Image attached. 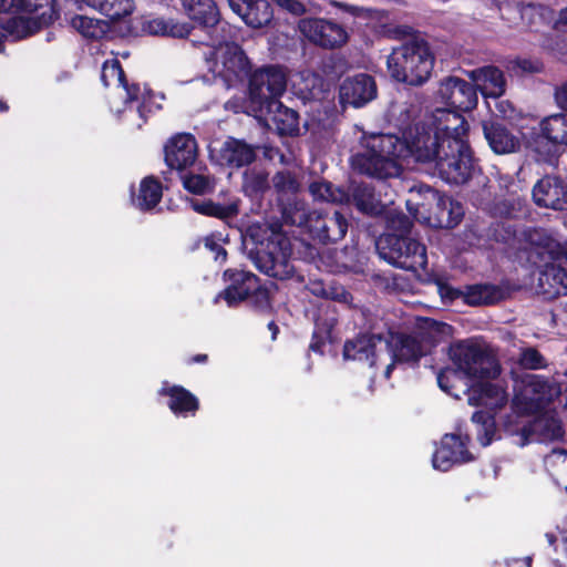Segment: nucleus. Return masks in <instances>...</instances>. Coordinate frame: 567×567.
I'll return each mask as SVG.
<instances>
[{"instance_id":"obj_50","label":"nucleus","mask_w":567,"mask_h":567,"mask_svg":"<svg viewBox=\"0 0 567 567\" xmlns=\"http://www.w3.org/2000/svg\"><path fill=\"white\" fill-rule=\"evenodd\" d=\"M330 4L333 8H337L344 12H348L354 17L367 18V19H382L384 17L383 11L371 9V8L353 6V4H349V3L337 1V0H331Z\"/></svg>"},{"instance_id":"obj_19","label":"nucleus","mask_w":567,"mask_h":567,"mask_svg":"<svg viewBox=\"0 0 567 567\" xmlns=\"http://www.w3.org/2000/svg\"><path fill=\"white\" fill-rule=\"evenodd\" d=\"M564 434L561 422L551 413L537 416L529 424L523 425L514 443L524 446L530 441H553Z\"/></svg>"},{"instance_id":"obj_28","label":"nucleus","mask_w":567,"mask_h":567,"mask_svg":"<svg viewBox=\"0 0 567 567\" xmlns=\"http://www.w3.org/2000/svg\"><path fill=\"white\" fill-rule=\"evenodd\" d=\"M467 401L471 405H481L496 411L507 403L508 394L499 383H481L468 390Z\"/></svg>"},{"instance_id":"obj_2","label":"nucleus","mask_w":567,"mask_h":567,"mask_svg":"<svg viewBox=\"0 0 567 567\" xmlns=\"http://www.w3.org/2000/svg\"><path fill=\"white\" fill-rule=\"evenodd\" d=\"M450 353L456 370H446L439 373L437 383L443 391L455 398H458V395L452 392L451 381L458 373L472 380L494 379L501 373L498 361L483 344L470 340L462 341L454 344Z\"/></svg>"},{"instance_id":"obj_22","label":"nucleus","mask_w":567,"mask_h":567,"mask_svg":"<svg viewBox=\"0 0 567 567\" xmlns=\"http://www.w3.org/2000/svg\"><path fill=\"white\" fill-rule=\"evenodd\" d=\"M165 162L173 169H184L197 157V143L192 134L179 133L171 137L164 147Z\"/></svg>"},{"instance_id":"obj_43","label":"nucleus","mask_w":567,"mask_h":567,"mask_svg":"<svg viewBox=\"0 0 567 567\" xmlns=\"http://www.w3.org/2000/svg\"><path fill=\"white\" fill-rule=\"evenodd\" d=\"M92 6L112 20L126 17L134 9L133 0H92Z\"/></svg>"},{"instance_id":"obj_7","label":"nucleus","mask_w":567,"mask_h":567,"mask_svg":"<svg viewBox=\"0 0 567 567\" xmlns=\"http://www.w3.org/2000/svg\"><path fill=\"white\" fill-rule=\"evenodd\" d=\"M449 142L450 138L441 136L424 117L403 131L400 148H403V158H411L433 173L439 161L446 156Z\"/></svg>"},{"instance_id":"obj_3","label":"nucleus","mask_w":567,"mask_h":567,"mask_svg":"<svg viewBox=\"0 0 567 567\" xmlns=\"http://www.w3.org/2000/svg\"><path fill=\"white\" fill-rule=\"evenodd\" d=\"M250 236L264 246L252 258L261 272L280 280L293 275L290 241L278 223L267 224L264 229L261 226H251Z\"/></svg>"},{"instance_id":"obj_37","label":"nucleus","mask_w":567,"mask_h":567,"mask_svg":"<svg viewBox=\"0 0 567 567\" xmlns=\"http://www.w3.org/2000/svg\"><path fill=\"white\" fill-rule=\"evenodd\" d=\"M544 463L553 481L567 491V451L553 450L545 456Z\"/></svg>"},{"instance_id":"obj_52","label":"nucleus","mask_w":567,"mask_h":567,"mask_svg":"<svg viewBox=\"0 0 567 567\" xmlns=\"http://www.w3.org/2000/svg\"><path fill=\"white\" fill-rule=\"evenodd\" d=\"M519 364L528 370H538L547 365L545 358L535 348H525L518 358Z\"/></svg>"},{"instance_id":"obj_49","label":"nucleus","mask_w":567,"mask_h":567,"mask_svg":"<svg viewBox=\"0 0 567 567\" xmlns=\"http://www.w3.org/2000/svg\"><path fill=\"white\" fill-rule=\"evenodd\" d=\"M195 209L202 214L223 219L233 217L238 213V207L236 204L219 205L213 202H204L202 204H197L195 205Z\"/></svg>"},{"instance_id":"obj_45","label":"nucleus","mask_w":567,"mask_h":567,"mask_svg":"<svg viewBox=\"0 0 567 567\" xmlns=\"http://www.w3.org/2000/svg\"><path fill=\"white\" fill-rule=\"evenodd\" d=\"M144 29L151 34L172 35L174 38H183L189 33L186 25L176 24L159 18L146 21Z\"/></svg>"},{"instance_id":"obj_25","label":"nucleus","mask_w":567,"mask_h":567,"mask_svg":"<svg viewBox=\"0 0 567 567\" xmlns=\"http://www.w3.org/2000/svg\"><path fill=\"white\" fill-rule=\"evenodd\" d=\"M183 8L187 16L200 24L199 30L226 31V25L220 23L219 13L213 0H182Z\"/></svg>"},{"instance_id":"obj_27","label":"nucleus","mask_w":567,"mask_h":567,"mask_svg":"<svg viewBox=\"0 0 567 567\" xmlns=\"http://www.w3.org/2000/svg\"><path fill=\"white\" fill-rule=\"evenodd\" d=\"M470 79L484 97L497 99L505 93L506 80L496 66H483L468 72Z\"/></svg>"},{"instance_id":"obj_13","label":"nucleus","mask_w":567,"mask_h":567,"mask_svg":"<svg viewBox=\"0 0 567 567\" xmlns=\"http://www.w3.org/2000/svg\"><path fill=\"white\" fill-rule=\"evenodd\" d=\"M449 197L440 194L430 186H419L410 189L406 199L409 213L419 221H430L432 217L442 220L446 210Z\"/></svg>"},{"instance_id":"obj_20","label":"nucleus","mask_w":567,"mask_h":567,"mask_svg":"<svg viewBox=\"0 0 567 567\" xmlns=\"http://www.w3.org/2000/svg\"><path fill=\"white\" fill-rule=\"evenodd\" d=\"M377 97L374 79L365 73L348 78L340 86V101L353 107H361Z\"/></svg>"},{"instance_id":"obj_61","label":"nucleus","mask_w":567,"mask_h":567,"mask_svg":"<svg viewBox=\"0 0 567 567\" xmlns=\"http://www.w3.org/2000/svg\"><path fill=\"white\" fill-rule=\"evenodd\" d=\"M268 328L270 329V331H272V339H276V336H277V332H278L277 326L274 322H270L268 324Z\"/></svg>"},{"instance_id":"obj_5","label":"nucleus","mask_w":567,"mask_h":567,"mask_svg":"<svg viewBox=\"0 0 567 567\" xmlns=\"http://www.w3.org/2000/svg\"><path fill=\"white\" fill-rule=\"evenodd\" d=\"M386 64L393 79L419 86L430 79L434 66V56L425 40L414 38L394 49L388 56Z\"/></svg>"},{"instance_id":"obj_48","label":"nucleus","mask_w":567,"mask_h":567,"mask_svg":"<svg viewBox=\"0 0 567 567\" xmlns=\"http://www.w3.org/2000/svg\"><path fill=\"white\" fill-rule=\"evenodd\" d=\"M19 8L21 12L33 14L49 22L52 19L51 0H20Z\"/></svg>"},{"instance_id":"obj_10","label":"nucleus","mask_w":567,"mask_h":567,"mask_svg":"<svg viewBox=\"0 0 567 567\" xmlns=\"http://www.w3.org/2000/svg\"><path fill=\"white\" fill-rule=\"evenodd\" d=\"M287 75L279 66L257 70L249 81V97L254 111H262L270 100H278L286 91Z\"/></svg>"},{"instance_id":"obj_38","label":"nucleus","mask_w":567,"mask_h":567,"mask_svg":"<svg viewBox=\"0 0 567 567\" xmlns=\"http://www.w3.org/2000/svg\"><path fill=\"white\" fill-rule=\"evenodd\" d=\"M501 290L493 285H474L463 292L464 301L470 306L491 305L499 300Z\"/></svg>"},{"instance_id":"obj_1","label":"nucleus","mask_w":567,"mask_h":567,"mask_svg":"<svg viewBox=\"0 0 567 567\" xmlns=\"http://www.w3.org/2000/svg\"><path fill=\"white\" fill-rule=\"evenodd\" d=\"M402 150L396 135H371L363 138L362 150L351 157V166L360 174L379 179L398 177Z\"/></svg>"},{"instance_id":"obj_17","label":"nucleus","mask_w":567,"mask_h":567,"mask_svg":"<svg viewBox=\"0 0 567 567\" xmlns=\"http://www.w3.org/2000/svg\"><path fill=\"white\" fill-rule=\"evenodd\" d=\"M437 94L444 103L460 111H470L477 104L474 85L456 76H447L442 80Z\"/></svg>"},{"instance_id":"obj_64","label":"nucleus","mask_w":567,"mask_h":567,"mask_svg":"<svg viewBox=\"0 0 567 567\" xmlns=\"http://www.w3.org/2000/svg\"><path fill=\"white\" fill-rule=\"evenodd\" d=\"M393 367H394V362H392V363H390V364H388V365H386V369H385V372H384L385 378H389V377H390V374H391V372H392Z\"/></svg>"},{"instance_id":"obj_47","label":"nucleus","mask_w":567,"mask_h":567,"mask_svg":"<svg viewBox=\"0 0 567 567\" xmlns=\"http://www.w3.org/2000/svg\"><path fill=\"white\" fill-rule=\"evenodd\" d=\"M184 187L194 194H206L214 188L215 179L205 174H188L183 177Z\"/></svg>"},{"instance_id":"obj_56","label":"nucleus","mask_w":567,"mask_h":567,"mask_svg":"<svg viewBox=\"0 0 567 567\" xmlns=\"http://www.w3.org/2000/svg\"><path fill=\"white\" fill-rule=\"evenodd\" d=\"M517 66L528 73H536L542 70V65L538 62H533L530 60H520L517 62Z\"/></svg>"},{"instance_id":"obj_58","label":"nucleus","mask_w":567,"mask_h":567,"mask_svg":"<svg viewBox=\"0 0 567 567\" xmlns=\"http://www.w3.org/2000/svg\"><path fill=\"white\" fill-rule=\"evenodd\" d=\"M310 291L316 295V296H320V297H330L331 295L327 291V289L324 288V286L321 284V282H312L310 285Z\"/></svg>"},{"instance_id":"obj_14","label":"nucleus","mask_w":567,"mask_h":567,"mask_svg":"<svg viewBox=\"0 0 567 567\" xmlns=\"http://www.w3.org/2000/svg\"><path fill=\"white\" fill-rule=\"evenodd\" d=\"M226 280L230 281L229 286L220 292L215 301L223 298L229 307L236 306L245 300L250 293L256 292L257 297L268 302V293L258 285V278L243 270L228 269L224 272Z\"/></svg>"},{"instance_id":"obj_51","label":"nucleus","mask_w":567,"mask_h":567,"mask_svg":"<svg viewBox=\"0 0 567 567\" xmlns=\"http://www.w3.org/2000/svg\"><path fill=\"white\" fill-rule=\"evenodd\" d=\"M309 190L313 198L318 200L341 202L343 198V194L333 190L331 184L328 182H313L310 184Z\"/></svg>"},{"instance_id":"obj_24","label":"nucleus","mask_w":567,"mask_h":567,"mask_svg":"<svg viewBox=\"0 0 567 567\" xmlns=\"http://www.w3.org/2000/svg\"><path fill=\"white\" fill-rule=\"evenodd\" d=\"M101 80L105 86H114L115 95L124 103L144 99V93L137 84L128 85L118 60H106L102 66Z\"/></svg>"},{"instance_id":"obj_34","label":"nucleus","mask_w":567,"mask_h":567,"mask_svg":"<svg viewBox=\"0 0 567 567\" xmlns=\"http://www.w3.org/2000/svg\"><path fill=\"white\" fill-rule=\"evenodd\" d=\"M350 192L359 210L370 215H378L382 212V205L370 185L353 184Z\"/></svg>"},{"instance_id":"obj_11","label":"nucleus","mask_w":567,"mask_h":567,"mask_svg":"<svg viewBox=\"0 0 567 567\" xmlns=\"http://www.w3.org/2000/svg\"><path fill=\"white\" fill-rule=\"evenodd\" d=\"M550 261L539 272L538 288L546 298L567 295V251L551 243L547 246Z\"/></svg>"},{"instance_id":"obj_32","label":"nucleus","mask_w":567,"mask_h":567,"mask_svg":"<svg viewBox=\"0 0 567 567\" xmlns=\"http://www.w3.org/2000/svg\"><path fill=\"white\" fill-rule=\"evenodd\" d=\"M221 159L234 167H241L254 162L255 148L239 140H228L220 148Z\"/></svg>"},{"instance_id":"obj_15","label":"nucleus","mask_w":567,"mask_h":567,"mask_svg":"<svg viewBox=\"0 0 567 567\" xmlns=\"http://www.w3.org/2000/svg\"><path fill=\"white\" fill-rule=\"evenodd\" d=\"M307 228L315 238L327 244L342 239L347 234L348 223L343 214L337 209L323 214L313 210Z\"/></svg>"},{"instance_id":"obj_35","label":"nucleus","mask_w":567,"mask_h":567,"mask_svg":"<svg viewBox=\"0 0 567 567\" xmlns=\"http://www.w3.org/2000/svg\"><path fill=\"white\" fill-rule=\"evenodd\" d=\"M539 130L546 140L567 145V114L559 113L545 117L539 123Z\"/></svg>"},{"instance_id":"obj_30","label":"nucleus","mask_w":567,"mask_h":567,"mask_svg":"<svg viewBox=\"0 0 567 567\" xmlns=\"http://www.w3.org/2000/svg\"><path fill=\"white\" fill-rule=\"evenodd\" d=\"M483 131L488 145L496 154H509L518 151L519 138L501 123H484Z\"/></svg>"},{"instance_id":"obj_23","label":"nucleus","mask_w":567,"mask_h":567,"mask_svg":"<svg viewBox=\"0 0 567 567\" xmlns=\"http://www.w3.org/2000/svg\"><path fill=\"white\" fill-rule=\"evenodd\" d=\"M388 349L389 344L381 334H360L346 342L343 357L351 360L368 361L369 365L373 367L375 359Z\"/></svg>"},{"instance_id":"obj_44","label":"nucleus","mask_w":567,"mask_h":567,"mask_svg":"<svg viewBox=\"0 0 567 567\" xmlns=\"http://www.w3.org/2000/svg\"><path fill=\"white\" fill-rule=\"evenodd\" d=\"M243 188L249 196L261 195L269 188L268 174L258 168L245 171Z\"/></svg>"},{"instance_id":"obj_57","label":"nucleus","mask_w":567,"mask_h":567,"mask_svg":"<svg viewBox=\"0 0 567 567\" xmlns=\"http://www.w3.org/2000/svg\"><path fill=\"white\" fill-rule=\"evenodd\" d=\"M19 2L20 0H0V11H21V8H19Z\"/></svg>"},{"instance_id":"obj_33","label":"nucleus","mask_w":567,"mask_h":567,"mask_svg":"<svg viewBox=\"0 0 567 567\" xmlns=\"http://www.w3.org/2000/svg\"><path fill=\"white\" fill-rule=\"evenodd\" d=\"M427 354L415 333L399 334L394 339L393 357L399 361H416Z\"/></svg>"},{"instance_id":"obj_42","label":"nucleus","mask_w":567,"mask_h":567,"mask_svg":"<svg viewBox=\"0 0 567 567\" xmlns=\"http://www.w3.org/2000/svg\"><path fill=\"white\" fill-rule=\"evenodd\" d=\"M70 23L79 33L90 39H100L109 31L107 22L86 16H75Z\"/></svg>"},{"instance_id":"obj_21","label":"nucleus","mask_w":567,"mask_h":567,"mask_svg":"<svg viewBox=\"0 0 567 567\" xmlns=\"http://www.w3.org/2000/svg\"><path fill=\"white\" fill-rule=\"evenodd\" d=\"M257 112L265 125L280 135H293L299 131L297 112L286 107L279 100H270L262 111Z\"/></svg>"},{"instance_id":"obj_62","label":"nucleus","mask_w":567,"mask_h":567,"mask_svg":"<svg viewBox=\"0 0 567 567\" xmlns=\"http://www.w3.org/2000/svg\"><path fill=\"white\" fill-rule=\"evenodd\" d=\"M219 257H221L223 260L226 259V250L221 247L218 248L216 259H218Z\"/></svg>"},{"instance_id":"obj_39","label":"nucleus","mask_w":567,"mask_h":567,"mask_svg":"<svg viewBox=\"0 0 567 567\" xmlns=\"http://www.w3.org/2000/svg\"><path fill=\"white\" fill-rule=\"evenodd\" d=\"M161 393L171 398L168 405L174 413L195 412L198 409L197 399L182 386L163 389Z\"/></svg>"},{"instance_id":"obj_36","label":"nucleus","mask_w":567,"mask_h":567,"mask_svg":"<svg viewBox=\"0 0 567 567\" xmlns=\"http://www.w3.org/2000/svg\"><path fill=\"white\" fill-rule=\"evenodd\" d=\"M278 204L281 208L282 218L287 224L308 227L311 212L307 210L305 202L299 200L297 196H295Z\"/></svg>"},{"instance_id":"obj_63","label":"nucleus","mask_w":567,"mask_h":567,"mask_svg":"<svg viewBox=\"0 0 567 567\" xmlns=\"http://www.w3.org/2000/svg\"><path fill=\"white\" fill-rule=\"evenodd\" d=\"M206 359H207L206 354H198V355L193 358V361L194 362H204V361H206Z\"/></svg>"},{"instance_id":"obj_29","label":"nucleus","mask_w":567,"mask_h":567,"mask_svg":"<svg viewBox=\"0 0 567 567\" xmlns=\"http://www.w3.org/2000/svg\"><path fill=\"white\" fill-rule=\"evenodd\" d=\"M425 118L441 136L447 138H463L467 131L465 120L457 112L449 109H437Z\"/></svg>"},{"instance_id":"obj_46","label":"nucleus","mask_w":567,"mask_h":567,"mask_svg":"<svg viewBox=\"0 0 567 567\" xmlns=\"http://www.w3.org/2000/svg\"><path fill=\"white\" fill-rule=\"evenodd\" d=\"M472 421L478 425V440L483 446H487L494 435L493 416L484 411H477L472 415Z\"/></svg>"},{"instance_id":"obj_9","label":"nucleus","mask_w":567,"mask_h":567,"mask_svg":"<svg viewBox=\"0 0 567 567\" xmlns=\"http://www.w3.org/2000/svg\"><path fill=\"white\" fill-rule=\"evenodd\" d=\"M446 156L439 161L433 174L450 184H464L473 176L475 164L470 146L463 138H450Z\"/></svg>"},{"instance_id":"obj_26","label":"nucleus","mask_w":567,"mask_h":567,"mask_svg":"<svg viewBox=\"0 0 567 567\" xmlns=\"http://www.w3.org/2000/svg\"><path fill=\"white\" fill-rule=\"evenodd\" d=\"M231 10L251 28H262L272 19V9L267 0H227Z\"/></svg>"},{"instance_id":"obj_12","label":"nucleus","mask_w":567,"mask_h":567,"mask_svg":"<svg viewBox=\"0 0 567 567\" xmlns=\"http://www.w3.org/2000/svg\"><path fill=\"white\" fill-rule=\"evenodd\" d=\"M298 29L309 42L323 49L341 48L349 39L342 24L326 18H303Z\"/></svg>"},{"instance_id":"obj_60","label":"nucleus","mask_w":567,"mask_h":567,"mask_svg":"<svg viewBox=\"0 0 567 567\" xmlns=\"http://www.w3.org/2000/svg\"><path fill=\"white\" fill-rule=\"evenodd\" d=\"M526 16L536 17V16H540V14H539V10L537 8L530 7L523 12V17H526Z\"/></svg>"},{"instance_id":"obj_54","label":"nucleus","mask_w":567,"mask_h":567,"mask_svg":"<svg viewBox=\"0 0 567 567\" xmlns=\"http://www.w3.org/2000/svg\"><path fill=\"white\" fill-rule=\"evenodd\" d=\"M274 2L295 16H301L307 11L306 6L299 0H274Z\"/></svg>"},{"instance_id":"obj_8","label":"nucleus","mask_w":567,"mask_h":567,"mask_svg":"<svg viewBox=\"0 0 567 567\" xmlns=\"http://www.w3.org/2000/svg\"><path fill=\"white\" fill-rule=\"evenodd\" d=\"M559 394L560 388L557 383L542 375L525 373L514 380L512 403L518 413H533Z\"/></svg>"},{"instance_id":"obj_18","label":"nucleus","mask_w":567,"mask_h":567,"mask_svg":"<svg viewBox=\"0 0 567 567\" xmlns=\"http://www.w3.org/2000/svg\"><path fill=\"white\" fill-rule=\"evenodd\" d=\"M536 205L555 210L567 209V181L557 176H545L533 187Z\"/></svg>"},{"instance_id":"obj_53","label":"nucleus","mask_w":567,"mask_h":567,"mask_svg":"<svg viewBox=\"0 0 567 567\" xmlns=\"http://www.w3.org/2000/svg\"><path fill=\"white\" fill-rule=\"evenodd\" d=\"M463 216V209L462 206L453 202L449 197V203L446 204V210L444 215H442L441 219H435L440 226H444L447 228L454 227L457 225Z\"/></svg>"},{"instance_id":"obj_4","label":"nucleus","mask_w":567,"mask_h":567,"mask_svg":"<svg viewBox=\"0 0 567 567\" xmlns=\"http://www.w3.org/2000/svg\"><path fill=\"white\" fill-rule=\"evenodd\" d=\"M390 227L398 234H386L379 238L377 249L380 257L402 269L424 268L427 262L425 247L415 239L404 236L411 228L409 218L404 215L392 217Z\"/></svg>"},{"instance_id":"obj_16","label":"nucleus","mask_w":567,"mask_h":567,"mask_svg":"<svg viewBox=\"0 0 567 567\" xmlns=\"http://www.w3.org/2000/svg\"><path fill=\"white\" fill-rule=\"evenodd\" d=\"M467 435L446 434L441 441V445L434 452L432 464L435 470L449 471L452 466L473 460L467 451Z\"/></svg>"},{"instance_id":"obj_41","label":"nucleus","mask_w":567,"mask_h":567,"mask_svg":"<svg viewBox=\"0 0 567 567\" xmlns=\"http://www.w3.org/2000/svg\"><path fill=\"white\" fill-rule=\"evenodd\" d=\"M162 198V185L153 176L145 177L140 185V193L135 199L141 209H151Z\"/></svg>"},{"instance_id":"obj_6","label":"nucleus","mask_w":567,"mask_h":567,"mask_svg":"<svg viewBox=\"0 0 567 567\" xmlns=\"http://www.w3.org/2000/svg\"><path fill=\"white\" fill-rule=\"evenodd\" d=\"M225 31H209L208 40L200 42L202 54L207 70L221 78L228 85L249 72V62L241 48L224 39Z\"/></svg>"},{"instance_id":"obj_55","label":"nucleus","mask_w":567,"mask_h":567,"mask_svg":"<svg viewBox=\"0 0 567 567\" xmlns=\"http://www.w3.org/2000/svg\"><path fill=\"white\" fill-rule=\"evenodd\" d=\"M555 101L560 109L567 111V81L556 87Z\"/></svg>"},{"instance_id":"obj_59","label":"nucleus","mask_w":567,"mask_h":567,"mask_svg":"<svg viewBox=\"0 0 567 567\" xmlns=\"http://www.w3.org/2000/svg\"><path fill=\"white\" fill-rule=\"evenodd\" d=\"M557 27L564 31H567V8L563 9L557 20Z\"/></svg>"},{"instance_id":"obj_31","label":"nucleus","mask_w":567,"mask_h":567,"mask_svg":"<svg viewBox=\"0 0 567 567\" xmlns=\"http://www.w3.org/2000/svg\"><path fill=\"white\" fill-rule=\"evenodd\" d=\"M451 327L430 318H421L414 330L421 344L429 353L431 349L450 334Z\"/></svg>"},{"instance_id":"obj_40","label":"nucleus","mask_w":567,"mask_h":567,"mask_svg":"<svg viewBox=\"0 0 567 567\" xmlns=\"http://www.w3.org/2000/svg\"><path fill=\"white\" fill-rule=\"evenodd\" d=\"M272 188L277 196L278 203L297 196L300 190V184L296 176L288 171L277 172L271 179Z\"/></svg>"}]
</instances>
